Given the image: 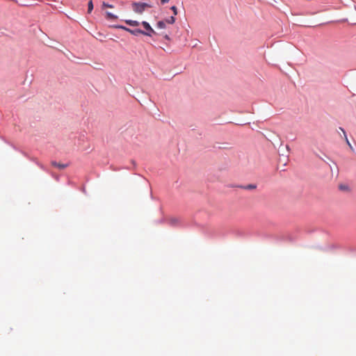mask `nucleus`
<instances>
[{
  "mask_svg": "<svg viewBox=\"0 0 356 356\" xmlns=\"http://www.w3.org/2000/svg\"><path fill=\"white\" fill-rule=\"evenodd\" d=\"M131 7L136 13L141 15L146 9L152 8V5L147 3L133 2Z\"/></svg>",
  "mask_w": 356,
  "mask_h": 356,
  "instance_id": "f257e3e1",
  "label": "nucleus"
},
{
  "mask_svg": "<svg viewBox=\"0 0 356 356\" xmlns=\"http://www.w3.org/2000/svg\"><path fill=\"white\" fill-rule=\"evenodd\" d=\"M128 32L134 35H138V34H143L145 35L151 36L150 33H146V32H145V31H143V30L138 29H134V30L129 29V30H128Z\"/></svg>",
  "mask_w": 356,
  "mask_h": 356,
  "instance_id": "f03ea898",
  "label": "nucleus"
},
{
  "mask_svg": "<svg viewBox=\"0 0 356 356\" xmlns=\"http://www.w3.org/2000/svg\"><path fill=\"white\" fill-rule=\"evenodd\" d=\"M142 25L144 27V29L146 30L145 32L150 33L151 36L152 35V34L156 33L154 30L151 27V26L149 25V24L148 22L144 21L142 22Z\"/></svg>",
  "mask_w": 356,
  "mask_h": 356,
  "instance_id": "7ed1b4c3",
  "label": "nucleus"
},
{
  "mask_svg": "<svg viewBox=\"0 0 356 356\" xmlns=\"http://www.w3.org/2000/svg\"><path fill=\"white\" fill-rule=\"evenodd\" d=\"M51 165L59 169H64L68 166V164L58 163L56 161H52Z\"/></svg>",
  "mask_w": 356,
  "mask_h": 356,
  "instance_id": "20e7f679",
  "label": "nucleus"
},
{
  "mask_svg": "<svg viewBox=\"0 0 356 356\" xmlns=\"http://www.w3.org/2000/svg\"><path fill=\"white\" fill-rule=\"evenodd\" d=\"M125 23L131 26H137L139 25V22L136 20L127 19L125 20Z\"/></svg>",
  "mask_w": 356,
  "mask_h": 356,
  "instance_id": "39448f33",
  "label": "nucleus"
},
{
  "mask_svg": "<svg viewBox=\"0 0 356 356\" xmlns=\"http://www.w3.org/2000/svg\"><path fill=\"white\" fill-rule=\"evenodd\" d=\"M106 18L108 19H118V16L110 13V12H106Z\"/></svg>",
  "mask_w": 356,
  "mask_h": 356,
  "instance_id": "423d86ee",
  "label": "nucleus"
},
{
  "mask_svg": "<svg viewBox=\"0 0 356 356\" xmlns=\"http://www.w3.org/2000/svg\"><path fill=\"white\" fill-rule=\"evenodd\" d=\"M92 9H93V3H92V1L90 0L88 2V13H90L92 12Z\"/></svg>",
  "mask_w": 356,
  "mask_h": 356,
  "instance_id": "0eeeda50",
  "label": "nucleus"
},
{
  "mask_svg": "<svg viewBox=\"0 0 356 356\" xmlns=\"http://www.w3.org/2000/svg\"><path fill=\"white\" fill-rule=\"evenodd\" d=\"M157 27L159 29H165V23L163 21H159L157 23Z\"/></svg>",
  "mask_w": 356,
  "mask_h": 356,
  "instance_id": "6e6552de",
  "label": "nucleus"
},
{
  "mask_svg": "<svg viewBox=\"0 0 356 356\" xmlns=\"http://www.w3.org/2000/svg\"><path fill=\"white\" fill-rule=\"evenodd\" d=\"M165 22H166L167 23H168V24H174V23H175V17H174V16H172V17H169L168 19H167L165 20Z\"/></svg>",
  "mask_w": 356,
  "mask_h": 356,
  "instance_id": "1a4fd4ad",
  "label": "nucleus"
},
{
  "mask_svg": "<svg viewBox=\"0 0 356 356\" xmlns=\"http://www.w3.org/2000/svg\"><path fill=\"white\" fill-rule=\"evenodd\" d=\"M114 8V6L111 4H109L108 3H106V2H103L102 3V8Z\"/></svg>",
  "mask_w": 356,
  "mask_h": 356,
  "instance_id": "9d476101",
  "label": "nucleus"
},
{
  "mask_svg": "<svg viewBox=\"0 0 356 356\" xmlns=\"http://www.w3.org/2000/svg\"><path fill=\"white\" fill-rule=\"evenodd\" d=\"M170 9L172 10L173 14H174L175 15H177V7H176V6H172V7L170 8Z\"/></svg>",
  "mask_w": 356,
  "mask_h": 356,
  "instance_id": "9b49d317",
  "label": "nucleus"
},
{
  "mask_svg": "<svg viewBox=\"0 0 356 356\" xmlns=\"http://www.w3.org/2000/svg\"><path fill=\"white\" fill-rule=\"evenodd\" d=\"M344 138H345L346 143L348 145V146L350 147V149H353V147H352L351 144L350 143L346 134H345Z\"/></svg>",
  "mask_w": 356,
  "mask_h": 356,
  "instance_id": "f8f14e48",
  "label": "nucleus"
},
{
  "mask_svg": "<svg viewBox=\"0 0 356 356\" xmlns=\"http://www.w3.org/2000/svg\"><path fill=\"white\" fill-rule=\"evenodd\" d=\"M117 27H118V28H119V29H123V30H124V31H127V32H128V30H129V28H127V27H125V26H117Z\"/></svg>",
  "mask_w": 356,
  "mask_h": 356,
  "instance_id": "ddd939ff",
  "label": "nucleus"
},
{
  "mask_svg": "<svg viewBox=\"0 0 356 356\" xmlns=\"http://www.w3.org/2000/svg\"><path fill=\"white\" fill-rule=\"evenodd\" d=\"M170 0H161L162 4H165L169 2Z\"/></svg>",
  "mask_w": 356,
  "mask_h": 356,
  "instance_id": "4468645a",
  "label": "nucleus"
},
{
  "mask_svg": "<svg viewBox=\"0 0 356 356\" xmlns=\"http://www.w3.org/2000/svg\"><path fill=\"white\" fill-rule=\"evenodd\" d=\"M339 129L341 130V132H343V136H345V134H346L345 130L341 127H340Z\"/></svg>",
  "mask_w": 356,
  "mask_h": 356,
  "instance_id": "2eb2a0df",
  "label": "nucleus"
},
{
  "mask_svg": "<svg viewBox=\"0 0 356 356\" xmlns=\"http://www.w3.org/2000/svg\"><path fill=\"white\" fill-rule=\"evenodd\" d=\"M340 188H341V189H344V188H346V187H345V186H340Z\"/></svg>",
  "mask_w": 356,
  "mask_h": 356,
  "instance_id": "dca6fc26",
  "label": "nucleus"
}]
</instances>
